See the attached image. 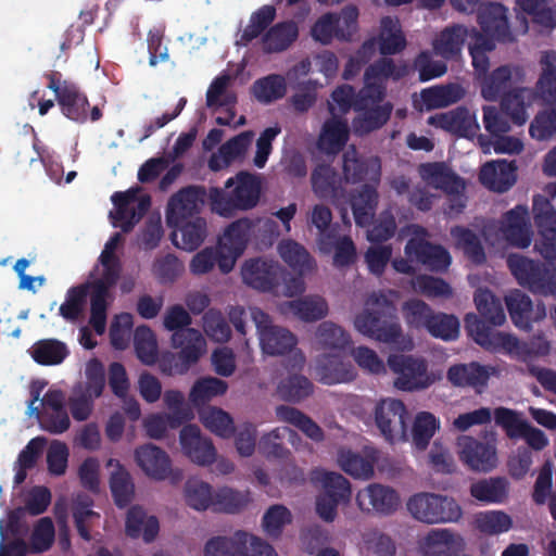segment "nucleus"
Listing matches in <instances>:
<instances>
[{"label":"nucleus","mask_w":556,"mask_h":556,"mask_svg":"<svg viewBox=\"0 0 556 556\" xmlns=\"http://www.w3.org/2000/svg\"><path fill=\"white\" fill-rule=\"evenodd\" d=\"M184 454L199 466H208L216 460V448L208 438L201 435L197 425H185L179 434Z\"/></svg>","instance_id":"412c9836"},{"label":"nucleus","mask_w":556,"mask_h":556,"mask_svg":"<svg viewBox=\"0 0 556 556\" xmlns=\"http://www.w3.org/2000/svg\"><path fill=\"white\" fill-rule=\"evenodd\" d=\"M475 303L481 316L493 326H502L506 321L501 301L490 291L479 289L475 294Z\"/></svg>","instance_id":"13d9d810"},{"label":"nucleus","mask_w":556,"mask_h":556,"mask_svg":"<svg viewBox=\"0 0 556 556\" xmlns=\"http://www.w3.org/2000/svg\"><path fill=\"white\" fill-rule=\"evenodd\" d=\"M387 364L396 376L394 388L401 391L413 392L427 389L433 383L428 372V364L421 357L406 354H391Z\"/></svg>","instance_id":"6e6552de"},{"label":"nucleus","mask_w":556,"mask_h":556,"mask_svg":"<svg viewBox=\"0 0 556 556\" xmlns=\"http://www.w3.org/2000/svg\"><path fill=\"white\" fill-rule=\"evenodd\" d=\"M405 254L410 261L421 264L431 271H441L450 265V254L441 245L425 239L410 238L405 245Z\"/></svg>","instance_id":"4be33fe9"},{"label":"nucleus","mask_w":556,"mask_h":556,"mask_svg":"<svg viewBox=\"0 0 556 556\" xmlns=\"http://www.w3.org/2000/svg\"><path fill=\"white\" fill-rule=\"evenodd\" d=\"M535 93L530 88H515L501 99V111L509 119L521 126L529 119V109L533 105Z\"/></svg>","instance_id":"cd10ccee"},{"label":"nucleus","mask_w":556,"mask_h":556,"mask_svg":"<svg viewBox=\"0 0 556 556\" xmlns=\"http://www.w3.org/2000/svg\"><path fill=\"white\" fill-rule=\"evenodd\" d=\"M321 482L323 491L316 500V513L323 520L331 522L337 516L338 506L349 502L351 484L346 478L337 472H325Z\"/></svg>","instance_id":"ddd939ff"},{"label":"nucleus","mask_w":556,"mask_h":556,"mask_svg":"<svg viewBox=\"0 0 556 556\" xmlns=\"http://www.w3.org/2000/svg\"><path fill=\"white\" fill-rule=\"evenodd\" d=\"M277 15L276 8L270 4H265L253 12L250 16L249 24L243 29L240 41L248 45L270 27Z\"/></svg>","instance_id":"3c124183"},{"label":"nucleus","mask_w":556,"mask_h":556,"mask_svg":"<svg viewBox=\"0 0 556 556\" xmlns=\"http://www.w3.org/2000/svg\"><path fill=\"white\" fill-rule=\"evenodd\" d=\"M207 199L208 193L204 186L191 185L181 188L168 200L165 213L167 225L177 226L199 216Z\"/></svg>","instance_id":"f8f14e48"},{"label":"nucleus","mask_w":556,"mask_h":556,"mask_svg":"<svg viewBox=\"0 0 556 556\" xmlns=\"http://www.w3.org/2000/svg\"><path fill=\"white\" fill-rule=\"evenodd\" d=\"M354 326L362 334L383 343H396L402 336L393 305L384 295L375 293L366 301V308L356 315Z\"/></svg>","instance_id":"7ed1b4c3"},{"label":"nucleus","mask_w":556,"mask_h":556,"mask_svg":"<svg viewBox=\"0 0 556 556\" xmlns=\"http://www.w3.org/2000/svg\"><path fill=\"white\" fill-rule=\"evenodd\" d=\"M468 327L473 340L483 349L501 352L519 361L528 358L530 351L527 343L519 341L514 334L494 331L483 321H475Z\"/></svg>","instance_id":"9b49d317"},{"label":"nucleus","mask_w":556,"mask_h":556,"mask_svg":"<svg viewBox=\"0 0 556 556\" xmlns=\"http://www.w3.org/2000/svg\"><path fill=\"white\" fill-rule=\"evenodd\" d=\"M276 416L278 420L294 426L315 442H321L325 438L324 430L317 422L295 407L279 405L276 407Z\"/></svg>","instance_id":"4c0bfd02"},{"label":"nucleus","mask_w":556,"mask_h":556,"mask_svg":"<svg viewBox=\"0 0 556 556\" xmlns=\"http://www.w3.org/2000/svg\"><path fill=\"white\" fill-rule=\"evenodd\" d=\"M314 193L320 199H336L342 192L341 178L329 165L320 164L311 176Z\"/></svg>","instance_id":"ea45409f"},{"label":"nucleus","mask_w":556,"mask_h":556,"mask_svg":"<svg viewBox=\"0 0 556 556\" xmlns=\"http://www.w3.org/2000/svg\"><path fill=\"white\" fill-rule=\"evenodd\" d=\"M516 8L544 27H556V3L548 0H516Z\"/></svg>","instance_id":"de8ad7c7"},{"label":"nucleus","mask_w":556,"mask_h":556,"mask_svg":"<svg viewBox=\"0 0 556 556\" xmlns=\"http://www.w3.org/2000/svg\"><path fill=\"white\" fill-rule=\"evenodd\" d=\"M203 426L216 435L228 439L235 433L233 420L231 416L217 407H208L201 413Z\"/></svg>","instance_id":"680f3d73"},{"label":"nucleus","mask_w":556,"mask_h":556,"mask_svg":"<svg viewBox=\"0 0 556 556\" xmlns=\"http://www.w3.org/2000/svg\"><path fill=\"white\" fill-rule=\"evenodd\" d=\"M343 175L346 182L356 184L368 181L379 185L381 177V163L379 157H365L358 154L353 147L343 154Z\"/></svg>","instance_id":"aec40b11"},{"label":"nucleus","mask_w":556,"mask_h":556,"mask_svg":"<svg viewBox=\"0 0 556 556\" xmlns=\"http://www.w3.org/2000/svg\"><path fill=\"white\" fill-rule=\"evenodd\" d=\"M253 222L247 217L230 223L218 239V248L226 255L220 260V271L228 274L244 252L249 242Z\"/></svg>","instance_id":"4468645a"},{"label":"nucleus","mask_w":556,"mask_h":556,"mask_svg":"<svg viewBox=\"0 0 556 556\" xmlns=\"http://www.w3.org/2000/svg\"><path fill=\"white\" fill-rule=\"evenodd\" d=\"M406 74L405 66H396L394 61L389 58H381L375 63L370 64L364 73V85H372L383 89L384 94L387 93L386 86L382 83L383 79L393 78L399 80Z\"/></svg>","instance_id":"37998d69"},{"label":"nucleus","mask_w":556,"mask_h":556,"mask_svg":"<svg viewBox=\"0 0 556 556\" xmlns=\"http://www.w3.org/2000/svg\"><path fill=\"white\" fill-rule=\"evenodd\" d=\"M470 494L485 504H503L509 495V482L503 477L481 479L471 484Z\"/></svg>","instance_id":"c9c22d12"},{"label":"nucleus","mask_w":556,"mask_h":556,"mask_svg":"<svg viewBox=\"0 0 556 556\" xmlns=\"http://www.w3.org/2000/svg\"><path fill=\"white\" fill-rule=\"evenodd\" d=\"M191 321L190 314L179 304L168 307L164 316V327L173 331L172 346L180 350L177 357L184 367L181 371L198 363L206 351L204 337L199 330L189 327Z\"/></svg>","instance_id":"20e7f679"},{"label":"nucleus","mask_w":556,"mask_h":556,"mask_svg":"<svg viewBox=\"0 0 556 556\" xmlns=\"http://www.w3.org/2000/svg\"><path fill=\"white\" fill-rule=\"evenodd\" d=\"M331 210L324 204H316L311 213L309 222L318 230V244L323 252H330L334 243L336 229L330 227Z\"/></svg>","instance_id":"49530a36"},{"label":"nucleus","mask_w":556,"mask_h":556,"mask_svg":"<svg viewBox=\"0 0 556 556\" xmlns=\"http://www.w3.org/2000/svg\"><path fill=\"white\" fill-rule=\"evenodd\" d=\"M479 23L483 34L475 33L470 36L468 49L475 74L480 79L481 96L488 101L503 98L514 84L523 80V71L519 66L503 65L491 73L486 52L495 48L494 39L498 41L513 40L508 21L507 9L500 3H490L479 12Z\"/></svg>","instance_id":"f257e3e1"},{"label":"nucleus","mask_w":556,"mask_h":556,"mask_svg":"<svg viewBox=\"0 0 556 556\" xmlns=\"http://www.w3.org/2000/svg\"><path fill=\"white\" fill-rule=\"evenodd\" d=\"M377 186L365 184L351 194V208L355 224L359 227L369 226L375 217L379 200Z\"/></svg>","instance_id":"c85d7f7f"},{"label":"nucleus","mask_w":556,"mask_h":556,"mask_svg":"<svg viewBox=\"0 0 556 556\" xmlns=\"http://www.w3.org/2000/svg\"><path fill=\"white\" fill-rule=\"evenodd\" d=\"M313 392V383L304 376L293 375L278 386L280 397L287 402L299 403Z\"/></svg>","instance_id":"69168bd1"},{"label":"nucleus","mask_w":556,"mask_h":556,"mask_svg":"<svg viewBox=\"0 0 556 556\" xmlns=\"http://www.w3.org/2000/svg\"><path fill=\"white\" fill-rule=\"evenodd\" d=\"M33 359L43 366L61 364L68 355L66 344L56 339H42L33 344L29 350Z\"/></svg>","instance_id":"a19ab883"},{"label":"nucleus","mask_w":556,"mask_h":556,"mask_svg":"<svg viewBox=\"0 0 556 556\" xmlns=\"http://www.w3.org/2000/svg\"><path fill=\"white\" fill-rule=\"evenodd\" d=\"M425 556H452V531L432 529L422 545Z\"/></svg>","instance_id":"774afa93"},{"label":"nucleus","mask_w":556,"mask_h":556,"mask_svg":"<svg viewBox=\"0 0 556 556\" xmlns=\"http://www.w3.org/2000/svg\"><path fill=\"white\" fill-rule=\"evenodd\" d=\"M289 438L293 441L298 437L296 432L289 427H277L270 432L265 433L258 441V452L267 459H286L290 451L283 445V440Z\"/></svg>","instance_id":"58836bf2"},{"label":"nucleus","mask_w":556,"mask_h":556,"mask_svg":"<svg viewBox=\"0 0 556 556\" xmlns=\"http://www.w3.org/2000/svg\"><path fill=\"white\" fill-rule=\"evenodd\" d=\"M48 79V88L55 94L62 114L68 119L84 124L88 119L89 101L79 87L68 80L62 79V74L51 71L45 74Z\"/></svg>","instance_id":"1a4fd4ad"},{"label":"nucleus","mask_w":556,"mask_h":556,"mask_svg":"<svg viewBox=\"0 0 556 556\" xmlns=\"http://www.w3.org/2000/svg\"><path fill=\"white\" fill-rule=\"evenodd\" d=\"M139 188H131L127 191L114 192L111 201L114 204L115 212H111L114 227H121L124 232H129L138 224L135 216L134 203L137 200Z\"/></svg>","instance_id":"72a5a7b5"},{"label":"nucleus","mask_w":556,"mask_h":556,"mask_svg":"<svg viewBox=\"0 0 556 556\" xmlns=\"http://www.w3.org/2000/svg\"><path fill=\"white\" fill-rule=\"evenodd\" d=\"M356 502L358 507L364 511L374 510L388 516L397 509L400 496L397 492L390 486L372 483L358 491Z\"/></svg>","instance_id":"5701e85b"},{"label":"nucleus","mask_w":556,"mask_h":556,"mask_svg":"<svg viewBox=\"0 0 556 556\" xmlns=\"http://www.w3.org/2000/svg\"><path fill=\"white\" fill-rule=\"evenodd\" d=\"M438 428L439 422L433 414L428 412L418 413L412 427L413 445L419 451H425Z\"/></svg>","instance_id":"bf43d9fd"},{"label":"nucleus","mask_w":556,"mask_h":556,"mask_svg":"<svg viewBox=\"0 0 556 556\" xmlns=\"http://www.w3.org/2000/svg\"><path fill=\"white\" fill-rule=\"evenodd\" d=\"M535 224L542 241L535 243V250L548 262H556V212L543 195L533 199Z\"/></svg>","instance_id":"f3484780"},{"label":"nucleus","mask_w":556,"mask_h":556,"mask_svg":"<svg viewBox=\"0 0 556 556\" xmlns=\"http://www.w3.org/2000/svg\"><path fill=\"white\" fill-rule=\"evenodd\" d=\"M311 35L323 45H329L334 36L346 40L345 31L340 26V21L334 13L321 15L312 26Z\"/></svg>","instance_id":"e2e57ef3"},{"label":"nucleus","mask_w":556,"mask_h":556,"mask_svg":"<svg viewBox=\"0 0 556 556\" xmlns=\"http://www.w3.org/2000/svg\"><path fill=\"white\" fill-rule=\"evenodd\" d=\"M473 525L483 534L498 535L513 528V519L503 510H485L475 515Z\"/></svg>","instance_id":"a18cd8bd"},{"label":"nucleus","mask_w":556,"mask_h":556,"mask_svg":"<svg viewBox=\"0 0 556 556\" xmlns=\"http://www.w3.org/2000/svg\"><path fill=\"white\" fill-rule=\"evenodd\" d=\"M452 104V83L432 86L420 91V99H414V108L420 112L432 111Z\"/></svg>","instance_id":"5fc2aeb1"},{"label":"nucleus","mask_w":556,"mask_h":556,"mask_svg":"<svg viewBox=\"0 0 556 556\" xmlns=\"http://www.w3.org/2000/svg\"><path fill=\"white\" fill-rule=\"evenodd\" d=\"M135 458L142 471L159 481L165 480L172 468L169 456L153 444H144L136 448Z\"/></svg>","instance_id":"a878e982"},{"label":"nucleus","mask_w":556,"mask_h":556,"mask_svg":"<svg viewBox=\"0 0 556 556\" xmlns=\"http://www.w3.org/2000/svg\"><path fill=\"white\" fill-rule=\"evenodd\" d=\"M254 97L262 103H270L286 94V80L281 75L271 74L257 79L252 86Z\"/></svg>","instance_id":"4d7b16f0"},{"label":"nucleus","mask_w":556,"mask_h":556,"mask_svg":"<svg viewBox=\"0 0 556 556\" xmlns=\"http://www.w3.org/2000/svg\"><path fill=\"white\" fill-rule=\"evenodd\" d=\"M496 425L502 427L509 439H523L530 422L522 419L516 410L498 407L494 410Z\"/></svg>","instance_id":"338daca9"},{"label":"nucleus","mask_w":556,"mask_h":556,"mask_svg":"<svg viewBox=\"0 0 556 556\" xmlns=\"http://www.w3.org/2000/svg\"><path fill=\"white\" fill-rule=\"evenodd\" d=\"M505 302L514 325L523 330L531 328V323L540 321L546 316L543 303L532 305L530 298L520 290H514L505 296Z\"/></svg>","instance_id":"b1692460"},{"label":"nucleus","mask_w":556,"mask_h":556,"mask_svg":"<svg viewBox=\"0 0 556 556\" xmlns=\"http://www.w3.org/2000/svg\"><path fill=\"white\" fill-rule=\"evenodd\" d=\"M349 140V126L345 121L331 118L325 122L318 138V149L326 154L339 153Z\"/></svg>","instance_id":"e433bc0d"},{"label":"nucleus","mask_w":556,"mask_h":556,"mask_svg":"<svg viewBox=\"0 0 556 556\" xmlns=\"http://www.w3.org/2000/svg\"><path fill=\"white\" fill-rule=\"evenodd\" d=\"M257 325L262 350L268 355H285L296 346V337L288 329L269 324V316L261 309L252 312Z\"/></svg>","instance_id":"dca6fc26"},{"label":"nucleus","mask_w":556,"mask_h":556,"mask_svg":"<svg viewBox=\"0 0 556 556\" xmlns=\"http://www.w3.org/2000/svg\"><path fill=\"white\" fill-rule=\"evenodd\" d=\"M551 268L520 254H510L507 265L519 285L534 293L556 298V262H549Z\"/></svg>","instance_id":"0eeeda50"},{"label":"nucleus","mask_w":556,"mask_h":556,"mask_svg":"<svg viewBox=\"0 0 556 556\" xmlns=\"http://www.w3.org/2000/svg\"><path fill=\"white\" fill-rule=\"evenodd\" d=\"M250 502L249 491L223 486L213 493L212 508L218 513L237 514L243 510Z\"/></svg>","instance_id":"79ce46f5"},{"label":"nucleus","mask_w":556,"mask_h":556,"mask_svg":"<svg viewBox=\"0 0 556 556\" xmlns=\"http://www.w3.org/2000/svg\"><path fill=\"white\" fill-rule=\"evenodd\" d=\"M460 459L473 471L490 472L497 466L494 443H482L470 437L458 439Z\"/></svg>","instance_id":"6ab92c4d"},{"label":"nucleus","mask_w":556,"mask_h":556,"mask_svg":"<svg viewBox=\"0 0 556 556\" xmlns=\"http://www.w3.org/2000/svg\"><path fill=\"white\" fill-rule=\"evenodd\" d=\"M241 276L243 282L255 290L279 293L281 266L273 260L256 257L245 261Z\"/></svg>","instance_id":"a211bd4d"},{"label":"nucleus","mask_w":556,"mask_h":556,"mask_svg":"<svg viewBox=\"0 0 556 556\" xmlns=\"http://www.w3.org/2000/svg\"><path fill=\"white\" fill-rule=\"evenodd\" d=\"M379 459V451L374 447H365L363 453L351 450H342L338 456V463L342 470L356 479H370L375 472V465Z\"/></svg>","instance_id":"393cba45"},{"label":"nucleus","mask_w":556,"mask_h":556,"mask_svg":"<svg viewBox=\"0 0 556 556\" xmlns=\"http://www.w3.org/2000/svg\"><path fill=\"white\" fill-rule=\"evenodd\" d=\"M228 389L226 381L215 377H204L192 386L189 400L199 407L211 401L213 397L223 395Z\"/></svg>","instance_id":"6e6d98bb"},{"label":"nucleus","mask_w":556,"mask_h":556,"mask_svg":"<svg viewBox=\"0 0 556 556\" xmlns=\"http://www.w3.org/2000/svg\"><path fill=\"white\" fill-rule=\"evenodd\" d=\"M248 533L237 531L233 536H214L204 546V556H242Z\"/></svg>","instance_id":"c03bdc74"},{"label":"nucleus","mask_w":556,"mask_h":556,"mask_svg":"<svg viewBox=\"0 0 556 556\" xmlns=\"http://www.w3.org/2000/svg\"><path fill=\"white\" fill-rule=\"evenodd\" d=\"M163 401L169 409V414L167 415L170 428H177L193 417L192 410L185 403L182 392L178 390H166Z\"/></svg>","instance_id":"0e129e2a"},{"label":"nucleus","mask_w":556,"mask_h":556,"mask_svg":"<svg viewBox=\"0 0 556 556\" xmlns=\"http://www.w3.org/2000/svg\"><path fill=\"white\" fill-rule=\"evenodd\" d=\"M485 242L500 251L507 245L526 249L531 244L532 231L528 208L516 206L507 212L501 222L489 223L483 229Z\"/></svg>","instance_id":"39448f33"},{"label":"nucleus","mask_w":556,"mask_h":556,"mask_svg":"<svg viewBox=\"0 0 556 556\" xmlns=\"http://www.w3.org/2000/svg\"><path fill=\"white\" fill-rule=\"evenodd\" d=\"M418 173L428 186L443 190L447 197L452 195V169L445 163H422Z\"/></svg>","instance_id":"864d4df0"},{"label":"nucleus","mask_w":556,"mask_h":556,"mask_svg":"<svg viewBox=\"0 0 556 556\" xmlns=\"http://www.w3.org/2000/svg\"><path fill=\"white\" fill-rule=\"evenodd\" d=\"M480 181L490 190L504 192L516 181L515 167L504 160L489 162L481 168Z\"/></svg>","instance_id":"2f4dec72"},{"label":"nucleus","mask_w":556,"mask_h":556,"mask_svg":"<svg viewBox=\"0 0 556 556\" xmlns=\"http://www.w3.org/2000/svg\"><path fill=\"white\" fill-rule=\"evenodd\" d=\"M542 73L536 83V92L545 102L556 100V54L546 51L541 56Z\"/></svg>","instance_id":"8fccbe9b"},{"label":"nucleus","mask_w":556,"mask_h":556,"mask_svg":"<svg viewBox=\"0 0 556 556\" xmlns=\"http://www.w3.org/2000/svg\"><path fill=\"white\" fill-rule=\"evenodd\" d=\"M174 229V244L185 251L197 250L205 240L207 235L206 220L201 216L187 219L177 226H169Z\"/></svg>","instance_id":"7c9ffc66"},{"label":"nucleus","mask_w":556,"mask_h":556,"mask_svg":"<svg viewBox=\"0 0 556 556\" xmlns=\"http://www.w3.org/2000/svg\"><path fill=\"white\" fill-rule=\"evenodd\" d=\"M407 509L418 521L425 523H441L452 520V502L434 493L420 492L407 501Z\"/></svg>","instance_id":"2eb2a0df"},{"label":"nucleus","mask_w":556,"mask_h":556,"mask_svg":"<svg viewBox=\"0 0 556 556\" xmlns=\"http://www.w3.org/2000/svg\"><path fill=\"white\" fill-rule=\"evenodd\" d=\"M278 251L281 258L296 273L305 274L312 270L315 265L307 250L293 240L280 242Z\"/></svg>","instance_id":"09e8293b"},{"label":"nucleus","mask_w":556,"mask_h":556,"mask_svg":"<svg viewBox=\"0 0 556 556\" xmlns=\"http://www.w3.org/2000/svg\"><path fill=\"white\" fill-rule=\"evenodd\" d=\"M319 380L328 386L351 382L356 371L351 363L343 362L337 355H324L317 361Z\"/></svg>","instance_id":"473e14b6"},{"label":"nucleus","mask_w":556,"mask_h":556,"mask_svg":"<svg viewBox=\"0 0 556 556\" xmlns=\"http://www.w3.org/2000/svg\"><path fill=\"white\" fill-rule=\"evenodd\" d=\"M134 345L137 357L146 365H153L157 361V343L150 327L139 326L134 333Z\"/></svg>","instance_id":"052dcab7"},{"label":"nucleus","mask_w":556,"mask_h":556,"mask_svg":"<svg viewBox=\"0 0 556 556\" xmlns=\"http://www.w3.org/2000/svg\"><path fill=\"white\" fill-rule=\"evenodd\" d=\"M383 89L372 85H364L357 92L355 112L352 121L353 131L365 136L382 128L391 117L393 104L384 101Z\"/></svg>","instance_id":"423d86ee"},{"label":"nucleus","mask_w":556,"mask_h":556,"mask_svg":"<svg viewBox=\"0 0 556 556\" xmlns=\"http://www.w3.org/2000/svg\"><path fill=\"white\" fill-rule=\"evenodd\" d=\"M406 47V39L399 28L397 22L391 16L381 18L379 51L382 55L396 54Z\"/></svg>","instance_id":"603ef678"},{"label":"nucleus","mask_w":556,"mask_h":556,"mask_svg":"<svg viewBox=\"0 0 556 556\" xmlns=\"http://www.w3.org/2000/svg\"><path fill=\"white\" fill-rule=\"evenodd\" d=\"M375 421L388 442L408 440L409 413L401 400H381L375 408Z\"/></svg>","instance_id":"9d476101"},{"label":"nucleus","mask_w":556,"mask_h":556,"mask_svg":"<svg viewBox=\"0 0 556 556\" xmlns=\"http://www.w3.org/2000/svg\"><path fill=\"white\" fill-rule=\"evenodd\" d=\"M497 369L491 365L470 363L454 366V386L471 387L481 393L488 386L492 376L497 375Z\"/></svg>","instance_id":"f704fd0d"},{"label":"nucleus","mask_w":556,"mask_h":556,"mask_svg":"<svg viewBox=\"0 0 556 556\" xmlns=\"http://www.w3.org/2000/svg\"><path fill=\"white\" fill-rule=\"evenodd\" d=\"M299 38V26L293 20L271 25L262 36L265 53H280L288 50Z\"/></svg>","instance_id":"c756f323"},{"label":"nucleus","mask_w":556,"mask_h":556,"mask_svg":"<svg viewBox=\"0 0 556 556\" xmlns=\"http://www.w3.org/2000/svg\"><path fill=\"white\" fill-rule=\"evenodd\" d=\"M261 197V181L249 172L241 170L225 182V189L212 187L208 191L211 210L224 217L237 211L254 208Z\"/></svg>","instance_id":"f03ea898"},{"label":"nucleus","mask_w":556,"mask_h":556,"mask_svg":"<svg viewBox=\"0 0 556 556\" xmlns=\"http://www.w3.org/2000/svg\"><path fill=\"white\" fill-rule=\"evenodd\" d=\"M279 311L286 317L312 323L327 315L328 304L321 296H304L280 304Z\"/></svg>","instance_id":"bb28decb"}]
</instances>
